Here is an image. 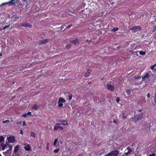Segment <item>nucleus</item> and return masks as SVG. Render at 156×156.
<instances>
[{"label": "nucleus", "instance_id": "21", "mask_svg": "<svg viewBox=\"0 0 156 156\" xmlns=\"http://www.w3.org/2000/svg\"><path fill=\"white\" fill-rule=\"evenodd\" d=\"M136 53L139 52V54L140 55H144L145 54L146 52L145 51H138L136 52Z\"/></svg>", "mask_w": 156, "mask_h": 156}, {"label": "nucleus", "instance_id": "3", "mask_svg": "<svg viewBox=\"0 0 156 156\" xmlns=\"http://www.w3.org/2000/svg\"><path fill=\"white\" fill-rule=\"evenodd\" d=\"M17 1L18 0H11L8 2H7L6 3H4L2 4L1 5H0V6L2 5L7 4H9V5H14L15 3H16Z\"/></svg>", "mask_w": 156, "mask_h": 156}, {"label": "nucleus", "instance_id": "44", "mask_svg": "<svg viewBox=\"0 0 156 156\" xmlns=\"http://www.w3.org/2000/svg\"><path fill=\"white\" fill-rule=\"evenodd\" d=\"M152 72L154 73H156V69H154L153 70Z\"/></svg>", "mask_w": 156, "mask_h": 156}, {"label": "nucleus", "instance_id": "10", "mask_svg": "<svg viewBox=\"0 0 156 156\" xmlns=\"http://www.w3.org/2000/svg\"><path fill=\"white\" fill-rule=\"evenodd\" d=\"M59 125L58 123L56 124V126H55L54 127V130H57L58 129H59L61 130H63V127L59 126Z\"/></svg>", "mask_w": 156, "mask_h": 156}, {"label": "nucleus", "instance_id": "14", "mask_svg": "<svg viewBox=\"0 0 156 156\" xmlns=\"http://www.w3.org/2000/svg\"><path fill=\"white\" fill-rule=\"evenodd\" d=\"M20 148V146L19 145H17L15 147L14 149V152L15 153H16L19 150Z\"/></svg>", "mask_w": 156, "mask_h": 156}, {"label": "nucleus", "instance_id": "24", "mask_svg": "<svg viewBox=\"0 0 156 156\" xmlns=\"http://www.w3.org/2000/svg\"><path fill=\"white\" fill-rule=\"evenodd\" d=\"M5 138L2 136H0V143H2L4 141Z\"/></svg>", "mask_w": 156, "mask_h": 156}, {"label": "nucleus", "instance_id": "20", "mask_svg": "<svg viewBox=\"0 0 156 156\" xmlns=\"http://www.w3.org/2000/svg\"><path fill=\"white\" fill-rule=\"evenodd\" d=\"M39 107V105L37 104H34L32 108L33 109L37 110Z\"/></svg>", "mask_w": 156, "mask_h": 156}, {"label": "nucleus", "instance_id": "32", "mask_svg": "<svg viewBox=\"0 0 156 156\" xmlns=\"http://www.w3.org/2000/svg\"><path fill=\"white\" fill-rule=\"evenodd\" d=\"M22 116L23 117L25 118V117H26L28 116L27 115V114H23V115H22Z\"/></svg>", "mask_w": 156, "mask_h": 156}, {"label": "nucleus", "instance_id": "52", "mask_svg": "<svg viewBox=\"0 0 156 156\" xmlns=\"http://www.w3.org/2000/svg\"><path fill=\"white\" fill-rule=\"evenodd\" d=\"M141 110H139V112H141Z\"/></svg>", "mask_w": 156, "mask_h": 156}, {"label": "nucleus", "instance_id": "19", "mask_svg": "<svg viewBox=\"0 0 156 156\" xmlns=\"http://www.w3.org/2000/svg\"><path fill=\"white\" fill-rule=\"evenodd\" d=\"M22 26L24 27H29L30 28L32 27V25H29L28 23H25L22 25Z\"/></svg>", "mask_w": 156, "mask_h": 156}, {"label": "nucleus", "instance_id": "28", "mask_svg": "<svg viewBox=\"0 0 156 156\" xmlns=\"http://www.w3.org/2000/svg\"><path fill=\"white\" fill-rule=\"evenodd\" d=\"M156 66V63L154 64V65L151 66V67H150V68L152 70H153L154 69V68Z\"/></svg>", "mask_w": 156, "mask_h": 156}, {"label": "nucleus", "instance_id": "18", "mask_svg": "<svg viewBox=\"0 0 156 156\" xmlns=\"http://www.w3.org/2000/svg\"><path fill=\"white\" fill-rule=\"evenodd\" d=\"M91 72V70H88L85 73V76L86 77H87L89 76V75Z\"/></svg>", "mask_w": 156, "mask_h": 156}, {"label": "nucleus", "instance_id": "23", "mask_svg": "<svg viewBox=\"0 0 156 156\" xmlns=\"http://www.w3.org/2000/svg\"><path fill=\"white\" fill-rule=\"evenodd\" d=\"M149 77V75L148 74H147L146 75H145L144 77L142 78V80H145L146 79L148 78Z\"/></svg>", "mask_w": 156, "mask_h": 156}, {"label": "nucleus", "instance_id": "7", "mask_svg": "<svg viewBox=\"0 0 156 156\" xmlns=\"http://www.w3.org/2000/svg\"><path fill=\"white\" fill-rule=\"evenodd\" d=\"M9 149L7 150L5 152V155H7V156H9L10 155V154L11 153L12 149V146L10 145H9Z\"/></svg>", "mask_w": 156, "mask_h": 156}, {"label": "nucleus", "instance_id": "41", "mask_svg": "<svg viewBox=\"0 0 156 156\" xmlns=\"http://www.w3.org/2000/svg\"><path fill=\"white\" fill-rule=\"evenodd\" d=\"M155 153H153L152 154H150L149 156H155Z\"/></svg>", "mask_w": 156, "mask_h": 156}, {"label": "nucleus", "instance_id": "29", "mask_svg": "<svg viewBox=\"0 0 156 156\" xmlns=\"http://www.w3.org/2000/svg\"><path fill=\"white\" fill-rule=\"evenodd\" d=\"M154 102L155 104H154V105H156V94H155L154 96Z\"/></svg>", "mask_w": 156, "mask_h": 156}, {"label": "nucleus", "instance_id": "55", "mask_svg": "<svg viewBox=\"0 0 156 156\" xmlns=\"http://www.w3.org/2000/svg\"><path fill=\"white\" fill-rule=\"evenodd\" d=\"M0 156H2V155H0Z\"/></svg>", "mask_w": 156, "mask_h": 156}, {"label": "nucleus", "instance_id": "54", "mask_svg": "<svg viewBox=\"0 0 156 156\" xmlns=\"http://www.w3.org/2000/svg\"><path fill=\"white\" fill-rule=\"evenodd\" d=\"M150 101L149 100H147V101Z\"/></svg>", "mask_w": 156, "mask_h": 156}, {"label": "nucleus", "instance_id": "22", "mask_svg": "<svg viewBox=\"0 0 156 156\" xmlns=\"http://www.w3.org/2000/svg\"><path fill=\"white\" fill-rule=\"evenodd\" d=\"M1 146V147L2 148V150H4L5 149V147H6L7 146L6 145H5V144H2Z\"/></svg>", "mask_w": 156, "mask_h": 156}, {"label": "nucleus", "instance_id": "49", "mask_svg": "<svg viewBox=\"0 0 156 156\" xmlns=\"http://www.w3.org/2000/svg\"><path fill=\"white\" fill-rule=\"evenodd\" d=\"M27 0H23V1H24V2H26L27 1Z\"/></svg>", "mask_w": 156, "mask_h": 156}, {"label": "nucleus", "instance_id": "48", "mask_svg": "<svg viewBox=\"0 0 156 156\" xmlns=\"http://www.w3.org/2000/svg\"><path fill=\"white\" fill-rule=\"evenodd\" d=\"M69 98V96H66V98Z\"/></svg>", "mask_w": 156, "mask_h": 156}, {"label": "nucleus", "instance_id": "30", "mask_svg": "<svg viewBox=\"0 0 156 156\" xmlns=\"http://www.w3.org/2000/svg\"><path fill=\"white\" fill-rule=\"evenodd\" d=\"M9 27V25L6 26H5L4 27V28H3V29H2V30H5V29H6V28H8ZM2 30V29H0V30Z\"/></svg>", "mask_w": 156, "mask_h": 156}, {"label": "nucleus", "instance_id": "25", "mask_svg": "<svg viewBox=\"0 0 156 156\" xmlns=\"http://www.w3.org/2000/svg\"><path fill=\"white\" fill-rule=\"evenodd\" d=\"M119 30V28H114L112 29L111 30V32H115Z\"/></svg>", "mask_w": 156, "mask_h": 156}, {"label": "nucleus", "instance_id": "16", "mask_svg": "<svg viewBox=\"0 0 156 156\" xmlns=\"http://www.w3.org/2000/svg\"><path fill=\"white\" fill-rule=\"evenodd\" d=\"M24 148L26 151H29L31 150L30 145L29 144H27V146L24 147Z\"/></svg>", "mask_w": 156, "mask_h": 156}, {"label": "nucleus", "instance_id": "40", "mask_svg": "<svg viewBox=\"0 0 156 156\" xmlns=\"http://www.w3.org/2000/svg\"><path fill=\"white\" fill-rule=\"evenodd\" d=\"M72 26H73V25L72 24H70L67 27V28L68 29H69L70 27H72Z\"/></svg>", "mask_w": 156, "mask_h": 156}, {"label": "nucleus", "instance_id": "33", "mask_svg": "<svg viewBox=\"0 0 156 156\" xmlns=\"http://www.w3.org/2000/svg\"><path fill=\"white\" fill-rule=\"evenodd\" d=\"M59 150V149L58 148L57 149L54 150V151L55 153H57L58 152V151Z\"/></svg>", "mask_w": 156, "mask_h": 156}, {"label": "nucleus", "instance_id": "38", "mask_svg": "<svg viewBox=\"0 0 156 156\" xmlns=\"http://www.w3.org/2000/svg\"><path fill=\"white\" fill-rule=\"evenodd\" d=\"M156 31V26H155L153 28V32H154Z\"/></svg>", "mask_w": 156, "mask_h": 156}, {"label": "nucleus", "instance_id": "46", "mask_svg": "<svg viewBox=\"0 0 156 156\" xmlns=\"http://www.w3.org/2000/svg\"><path fill=\"white\" fill-rule=\"evenodd\" d=\"M147 97L148 98H149L150 97V94L149 93H148L147 95Z\"/></svg>", "mask_w": 156, "mask_h": 156}, {"label": "nucleus", "instance_id": "36", "mask_svg": "<svg viewBox=\"0 0 156 156\" xmlns=\"http://www.w3.org/2000/svg\"><path fill=\"white\" fill-rule=\"evenodd\" d=\"M10 121L8 120H6L5 121H2V123H6V122H9Z\"/></svg>", "mask_w": 156, "mask_h": 156}, {"label": "nucleus", "instance_id": "17", "mask_svg": "<svg viewBox=\"0 0 156 156\" xmlns=\"http://www.w3.org/2000/svg\"><path fill=\"white\" fill-rule=\"evenodd\" d=\"M70 41L71 43H72L75 44H76L79 42V41L77 39Z\"/></svg>", "mask_w": 156, "mask_h": 156}, {"label": "nucleus", "instance_id": "11", "mask_svg": "<svg viewBox=\"0 0 156 156\" xmlns=\"http://www.w3.org/2000/svg\"><path fill=\"white\" fill-rule=\"evenodd\" d=\"M48 40L47 39H45L44 40H41L39 43V44L41 45L46 44L48 42Z\"/></svg>", "mask_w": 156, "mask_h": 156}, {"label": "nucleus", "instance_id": "37", "mask_svg": "<svg viewBox=\"0 0 156 156\" xmlns=\"http://www.w3.org/2000/svg\"><path fill=\"white\" fill-rule=\"evenodd\" d=\"M120 101V98L119 97H117L116 99V101L117 102H119Z\"/></svg>", "mask_w": 156, "mask_h": 156}, {"label": "nucleus", "instance_id": "9", "mask_svg": "<svg viewBox=\"0 0 156 156\" xmlns=\"http://www.w3.org/2000/svg\"><path fill=\"white\" fill-rule=\"evenodd\" d=\"M141 30L140 27V26H135L131 28L130 30L133 31H137Z\"/></svg>", "mask_w": 156, "mask_h": 156}, {"label": "nucleus", "instance_id": "51", "mask_svg": "<svg viewBox=\"0 0 156 156\" xmlns=\"http://www.w3.org/2000/svg\"><path fill=\"white\" fill-rule=\"evenodd\" d=\"M2 54L1 53H0V56L2 55Z\"/></svg>", "mask_w": 156, "mask_h": 156}, {"label": "nucleus", "instance_id": "47", "mask_svg": "<svg viewBox=\"0 0 156 156\" xmlns=\"http://www.w3.org/2000/svg\"><path fill=\"white\" fill-rule=\"evenodd\" d=\"M23 132L22 131V130H20V133H21V134L23 135Z\"/></svg>", "mask_w": 156, "mask_h": 156}, {"label": "nucleus", "instance_id": "12", "mask_svg": "<svg viewBox=\"0 0 156 156\" xmlns=\"http://www.w3.org/2000/svg\"><path fill=\"white\" fill-rule=\"evenodd\" d=\"M132 150L129 147H127L125 150V153L126 155H128L132 152Z\"/></svg>", "mask_w": 156, "mask_h": 156}, {"label": "nucleus", "instance_id": "31", "mask_svg": "<svg viewBox=\"0 0 156 156\" xmlns=\"http://www.w3.org/2000/svg\"><path fill=\"white\" fill-rule=\"evenodd\" d=\"M71 46L70 44H68L66 46V48H67V49H69L71 47Z\"/></svg>", "mask_w": 156, "mask_h": 156}, {"label": "nucleus", "instance_id": "4", "mask_svg": "<svg viewBox=\"0 0 156 156\" xmlns=\"http://www.w3.org/2000/svg\"><path fill=\"white\" fill-rule=\"evenodd\" d=\"M107 87L108 90L111 91H113L114 90V86L109 83L107 84Z\"/></svg>", "mask_w": 156, "mask_h": 156}, {"label": "nucleus", "instance_id": "2", "mask_svg": "<svg viewBox=\"0 0 156 156\" xmlns=\"http://www.w3.org/2000/svg\"><path fill=\"white\" fill-rule=\"evenodd\" d=\"M118 154L119 152L115 150L108 153L106 156H116Z\"/></svg>", "mask_w": 156, "mask_h": 156}, {"label": "nucleus", "instance_id": "13", "mask_svg": "<svg viewBox=\"0 0 156 156\" xmlns=\"http://www.w3.org/2000/svg\"><path fill=\"white\" fill-rule=\"evenodd\" d=\"M65 95L66 96H67H67H69V98H66V100H68V101H70L71 100L72 98L73 97L72 95L69 94V93H66L65 94Z\"/></svg>", "mask_w": 156, "mask_h": 156}, {"label": "nucleus", "instance_id": "45", "mask_svg": "<svg viewBox=\"0 0 156 156\" xmlns=\"http://www.w3.org/2000/svg\"><path fill=\"white\" fill-rule=\"evenodd\" d=\"M26 124L25 122H23V126H26Z\"/></svg>", "mask_w": 156, "mask_h": 156}, {"label": "nucleus", "instance_id": "43", "mask_svg": "<svg viewBox=\"0 0 156 156\" xmlns=\"http://www.w3.org/2000/svg\"><path fill=\"white\" fill-rule=\"evenodd\" d=\"M13 18H15L14 20H18L19 19V17L18 16H15L13 17Z\"/></svg>", "mask_w": 156, "mask_h": 156}, {"label": "nucleus", "instance_id": "34", "mask_svg": "<svg viewBox=\"0 0 156 156\" xmlns=\"http://www.w3.org/2000/svg\"><path fill=\"white\" fill-rule=\"evenodd\" d=\"M127 116L126 115H125L124 114H123V116L122 117V119H125L126 118Z\"/></svg>", "mask_w": 156, "mask_h": 156}, {"label": "nucleus", "instance_id": "5", "mask_svg": "<svg viewBox=\"0 0 156 156\" xmlns=\"http://www.w3.org/2000/svg\"><path fill=\"white\" fill-rule=\"evenodd\" d=\"M66 102L65 100L62 98H60L58 101V105L59 107H62L63 103Z\"/></svg>", "mask_w": 156, "mask_h": 156}, {"label": "nucleus", "instance_id": "53", "mask_svg": "<svg viewBox=\"0 0 156 156\" xmlns=\"http://www.w3.org/2000/svg\"><path fill=\"white\" fill-rule=\"evenodd\" d=\"M87 41L89 42V41H89L88 40H87Z\"/></svg>", "mask_w": 156, "mask_h": 156}, {"label": "nucleus", "instance_id": "1", "mask_svg": "<svg viewBox=\"0 0 156 156\" xmlns=\"http://www.w3.org/2000/svg\"><path fill=\"white\" fill-rule=\"evenodd\" d=\"M143 118L142 115L141 113H139L135 115L134 117H132V119L135 122H138L139 120Z\"/></svg>", "mask_w": 156, "mask_h": 156}, {"label": "nucleus", "instance_id": "35", "mask_svg": "<svg viewBox=\"0 0 156 156\" xmlns=\"http://www.w3.org/2000/svg\"><path fill=\"white\" fill-rule=\"evenodd\" d=\"M49 144L48 143L47 144L46 147V149L47 150H48L49 149Z\"/></svg>", "mask_w": 156, "mask_h": 156}, {"label": "nucleus", "instance_id": "27", "mask_svg": "<svg viewBox=\"0 0 156 156\" xmlns=\"http://www.w3.org/2000/svg\"><path fill=\"white\" fill-rule=\"evenodd\" d=\"M126 92L128 95H129L131 94L130 90H126Z\"/></svg>", "mask_w": 156, "mask_h": 156}, {"label": "nucleus", "instance_id": "56", "mask_svg": "<svg viewBox=\"0 0 156 156\" xmlns=\"http://www.w3.org/2000/svg\"><path fill=\"white\" fill-rule=\"evenodd\" d=\"M44 156H46V155H44Z\"/></svg>", "mask_w": 156, "mask_h": 156}, {"label": "nucleus", "instance_id": "15", "mask_svg": "<svg viewBox=\"0 0 156 156\" xmlns=\"http://www.w3.org/2000/svg\"><path fill=\"white\" fill-rule=\"evenodd\" d=\"M59 142V141H58V139H55L54 141L53 144L54 146H56L57 144V145H58Z\"/></svg>", "mask_w": 156, "mask_h": 156}, {"label": "nucleus", "instance_id": "42", "mask_svg": "<svg viewBox=\"0 0 156 156\" xmlns=\"http://www.w3.org/2000/svg\"><path fill=\"white\" fill-rule=\"evenodd\" d=\"M27 114V115L28 116L29 115H30L31 113L30 112H28Z\"/></svg>", "mask_w": 156, "mask_h": 156}, {"label": "nucleus", "instance_id": "8", "mask_svg": "<svg viewBox=\"0 0 156 156\" xmlns=\"http://www.w3.org/2000/svg\"><path fill=\"white\" fill-rule=\"evenodd\" d=\"M59 123H58V125H62L63 126H66L68 125L67 121L65 120H60L59 121Z\"/></svg>", "mask_w": 156, "mask_h": 156}, {"label": "nucleus", "instance_id": "50", "mask_svg": "<svg viewBox=\"0 0 156 156\" xmlns=\"http://www.w3.org/2000/svg\"><path fill=\"white\" fill-rule=\"evenodd\" d=\"M113 122H114L115 123H116V122H115V121L114 120V121H113Z\"/></svg>", "mask_w": 156, "mask_h": 156}, {"label": "nucleus", "instance_id": "26", "mask_svg": "<svg viewBox=\"0 0 156 156\" xmlns=\"http://www.w3.org/2000/svg\"><path fill=\"white\" fill-rule=\"evenodd\" d=\"M30 136L34 138H35V133L34 132H31L30 133Z\"/></svg>", "mask_w": 156, "mask_h": 156}, {"label": "nucleus", "instance_id": "39", "mask_svg": "<svg viewBox=\"0 0 156 156\" xmlns=\"http://www.w3.org/2000/svg\"><path fill=\"white\" fill-rule=\"evenodd\" d=\"M16 123L18 125H20L22 123V122L20 121L17 122Z\"/></svg>", "mask_w": 156, "mask_h": 156}, {"label": "nucleus", "instance_id": "6", "mask_svg": "<svg viewBox=\"0 0 156 156\" xmlns=\"http://www.w3.org/2000/svg\"><path fill=\"white\" fill-rule=\"evenodd\" d=\"M7 140L10 143H12L15 141V137L13 136H12L7 138Z\"/></svg>", "mask_w": 156, "mask_h": 156}]
</instances>
